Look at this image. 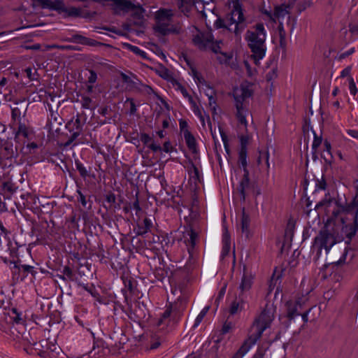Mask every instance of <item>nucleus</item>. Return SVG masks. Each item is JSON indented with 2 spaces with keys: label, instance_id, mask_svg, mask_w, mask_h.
<instances>
[{
  "label": "nucleus",
  "instance_id": "obj_1",
  "mask_svg": "<svg viewBox=\"0 0 358 358\" xmlns=\"http://www.w3.org/2000/svg\"><path fill=\"white\" fill-rule=\"evenodd\" d=\"M273 320L274 315H258L249 329L248 338L231 358H242L261 338L263 332L271 327Z\"/></svg>",
  "mask_w": 358,
  "mask_h": 358
},
{
  "label": "nucleus",
  "instance_id": "obj_2",
  "mask_svg": "<svg viewBox=\"0 0 358 358\" xmlns=\"http://www.w3.org/2000/svg\"><path fill=\"white\" fill-rule=\"evenodd\" d=\"M117 7L120 10L124 12L132 11L131 15L128 20L136 27L139 28L145 27V19L144 18L143 14L145 10L139 3H133L129 0H112Z\"/></svg>",
  "mask_w": 358,
  "mask_h": 358
},
{
  "label": "nucleus",
  "instance_id": "obj_3",
  "mask_svg": "<svg viewBox=\"0 0 358 358\" xmlns=\"http://www.w3.org/2000/svg\"><path fill=\"white\" fill-rule=\"evenodd\" d=\"M172 16L171 10L167 9H160L156 15L157 22L154 27V30L158 36H162L160 41L164 43L166 42L164 36L170 34H178L181 31V27L164 22L166 20H170Z\"/></svg>",
  "mask_w": 358,
  "mask_h": 358
},
{
  "label": "nucleus",
  "instance_id": "obj_4",
  "mask_svg": "<svg viewBox=\"0 0 358 358\" xmlns=\"http://www.w3.org/2000/svg\"><path fill=\"white\" fill-rule=\"evenodd\" d=\"M327 227V224H326L315 238L314 245L318 246V254L321 252L322 248H324L328 252L334 245L343 241V235H339L337 228H333L330 231Z\"/></svg>",
  "mask_w": 358,
  "mask_h": 358
},
{
  "label": "nucleus",
  "instance_id": "obj_5",
  "mask_svg": "<svg viewBox=\"0 0 358 358\" xmlns=\"http://www.w3.org/2000/svg\"><path fill=\"white\" fill-rule=\"evenodd\" d=\"M320 303L319 306L308 305V299L306 296L298 297L295 301H288L286 303L287 313H310V312L322 311Z\"/></svg>",
  "mask_w": 358,
  "mask_h": 358
},
{
  "label": "nucleus",
  "instance_id": "obj_6",
  "mask_svg": "<svg viewBox=\"0 0 358 358\" xmlns=\"http://www.w3.org/2000/svg\"><path fill=\"white\" fill-rule=\"evenodd\" d=\"M231 15L232 16L230 18L231 22L228 26L224 24V22L222 19L219 17L215 22V27L216 29L226 28L229 31H231V29L230 27L235 24L234 32L236 35H238L239 34L238 24L245 20L243 13L241 9V6L238 1H236L234 3V8L231 12Z\"/></svg>",
  "mask_w": 358,
  "mask_h": 358
},
{
  "label": "nucleus",
  "instance_id": "obj_7",
  "mask_svg": "<svg viewBox=\"0 0 358 358\" xmlns=\"http://www.w3.org/2000/svg\"><path fill=\"white\" fill-rule=\"evenodd\" d=\"M358 191V186H357ZM340 223L335 226L334 228H337V230L341 229L339 232V235H343V240L345 238H348V241L345 243L348 245L350 244L352 238L355 236L356 232L358 229V209L356 211V213L353 217V222L350 224H347L345 221V218L343 217H341Z\"/></svg>",
  "mask_w": 358,
  "mask_h": 358
},
{
  "label": "nucleus",
  "instance_id": "obj_8",
  "mask_svg": "<svg viewBox=\"0 0 358 358\" xmlns=\"http://www.w3.org/2000/svg\"><path fill=\"white\" fill-rule=\"evenodd\" d=\"M253 83L248 81L243 82L239 89H235L234 91V97L236 103L241 101L243 103V101L253 95V90L252 89Z\"/></svg>",
  "mask_w": 358,
  "mask_h": 358
},
{
  "label": "nucleus",
  "instance_id": "obj_9",
  "mask_svg": "<svg viewBox=\"0 0 358 358\" xmlns=\"http://www.w3.org/2000/svg\"><path fill=\"white\" fill-rule=\"evenodd\" d=\"M249 308V304L246 301L244 293H240L231 302L229 308V313H237L238 312H245Z\"/></svg>",
  "mask_w": 358,
  "mask_h": 358
},
{
  "label": "nucleus",
  "instance_id": "obj_10",
  "mask_svg": "<svg viewBox=\"0 0 358 358\" xmlns=\"http://www.w3.org/2000/svg\"><path fill=\"white\" fill-rule=\"evenodd\" d=\"M213 36L211 32L203 33L195 35L192 39L194 44L201 50H206L207 44L213 42Z\"/></svg>",
  "mask_w": 358,
  "mask_h": 358
},
{
  "label": "nucleus",
  "instance_id": "obj_11",
  "mask_svg": "<svg viewBox=\"0 0 358 358\" xmlns=\"http://www.w3.org/2000/svg\"><path fill=\"white\" fill-rule=\"evenodd\" d=\"M27 106L25 98L15 100L14 101V106L12 108V119L14 120H18L20 121L21 115L24 117L27 113Z\"/></svg>",
  "mask_w": 358,
  "mask_h": 358
},
{
  "label": "nucleus",
  "instance_id": "obj_12",
  "mask_svg": "<svg viewBox=\"0 0 358 358\" xmlns=\"http://www.w3.org/2000/svg\"><path fill=\"white\" fill-rule=\"evenodd\" d=\"M171 315H159V317H154L152 315H148L147 322L150 327H159L160 329H164L170 322Z\"/></svg>",
  "mask_w": 358,
  "mask_h": 358
},
{
  "label": "nucleus",
  "instance_id": "obj_13",
  "mask_svg": "<svg viewBox=\"0 0 358 358\" xmlns=\"http://www.w3.org/2000/svg\"><path fill=\"white\" fill-rule=\"evenodd\" d=\"M66 41L68 42H76L79 43L82 45H88V46H110L108 44H106L96 40L85 37L81 34H76L72 36L70 38L65 39Z\"/></svg>",
  "mask_w": 358,
  "mask_h": 358
},
{
  "label": "nucleus",
  "instance_id": "obj_14",
  "mask_svg": "<svg viewBox=\"0 0 358 358\" xmlns=\"http://www.w3.org/2000/svg\"><path fill=\"white\" fill-rule=\"evenodd\" d=\"M34 1L38 3L42 8H49L50 10H56L59 13H64L66 10V7L61 0H56L55 1L50 0H34Z\"/></svg>",
  "mask_w": 358,
  "mask_h": 358
},
{
  "label": "nucleus",
  "instance_id": "obj_15",
  "mask_svg": "<svg viewBox=\"0 0 358 358\" xmlns=\"http://www.w3.org/2000/svg\"><path fill=\"white\" fill-rule=\"evenodd\" d=\"M336 206L339 209H341L343 213H349L355 210V212L358 209V196L354 197L352 201L348 203L346 199L342 201L341 199H338L335 201Z\"/></svg>",
  "mask_w": 358,
  "mask_h": 358
},
{
  "label": "nucleus",
  "instance_id": "obj_16",
  "mask_svg": "<svg viewBox=\"0 0 358 358\" xmlns=\"http://www.w3.org/2000/svg\"><path fill=\"white\" fill-rule=\"evenodd\" d=\"M189 214L188 216H185L184 220L185 222V227H195L196 224L199 218V213L198 211L197 206L194 203L189 209Z\"/></svg>",
  "mask_w": 358,
  "mask_h": 358
},
{
  "label": "nucleus",
  "instance_id": "obj_17",
  "mask_svg": "<svg viewBox=\"0 0 358 358\" xmlns=\"http://www.w3.org/2000/svg\"><path fill=\"white\" fill-rule=\"evenodd\" d=\"M125 285V290H124V297L127 299L129 297L137 296L140 293L138 287L137 282L134 279H129L124 281Z\"/></svg>",
  "mask_w": 358,
  "mask_h": 358
},
{
  "label": "nucleus",
  "instance_id": "obj_18",
  "mask_svg": "<svg viewBox=\"0 0 358 358\" xmlns=\"http://www.w3.org/2000/svg\"><path fill=\"white\" fill-rule=\"evenodd\" d=\"M248 46L253 53L252 57L254 59L255 63L258 64L259 61L264 57L266 53L264 44L263 45H260L259 44L248 43Z\"/></svg>",
  "mask_w": 358,
  "mask_h": 358
},
{
  "label": "nucleus",
  "instance_id": "obj_19",
  "mask_svg": "<svg viewBox=\"0 0 358 358\" xmlns=\"http://www.w3.org/2000/svg\"><path fill=\"white\" fill-rule=\"evenodd\" d=\"M1 149L4 152V157L7 159L16 158L18 156L17 148L10 141H6L1 145Z\"/></svg>",
  "mask_w": 358,
  "mask_h": 358
},
{
  "label": "nucleus",
  "instance_id": "obj_20",
  "mask_svg": "<svg viewBox=\"0 0 358 358\" xmlns=\"http://www.w3.org/2000/svg\"><path fill=\"white\" fill-rule=\"evenodd\" d=\"M189 229L187 231V235L189 236V239L187 241V250L189 254V256H192V252L194 248L196 245V242L198 238V232L196 231L195 227H187Z\"/></svg>",
  "mask_w": 358,
  "mask_h": 358
},
{
  "label": "nucleus",
  "instance_id": "obj_21",
  "mask_svg": "<svg viewBox=\"0 0 358 358\" xmlns=\"http://www.w3.org/2000/svg\"><path fill=\"white\" fill-rule=\"evenodd\" d=\"M186 301L180 296H178V301L171 303L164 313H180L185 311Z\"/></svg>",
  "mask_w": 358,
  "mask_h": 358
},
{
  "label": "nucleus",
  "instance_id": "obj_22",
  "mask_svg": "<svg viewBox=\"0 0 358 358\" xmlns=\"http://www.w3.org/2000/svg\"><path fill=\"white\" fill-rule=\"evenodd\" d=\"M246 40L249 43L259 44L263 45L266 41V34L258 35V33L248 30L246 34Z\"/></svg>",
  "mask_w": 358,
  "mask_h": 358
},
{
  "label": "nucleus",
  "instance_id": "obj_23",
  "mask_svg": "<svg viewBox=\"0 0 358 358\" xmlns=\"http://www.w3.org/2000/svg\"><path fill=\"white\" fill-rule=\"evenodd\" d=\"M16 187L14 184L10 182H4L2 184L0 194L3 196V199H10L11 196L15 192Z\"/></svg>",
  "mask_w": 358,
  "mask_h": 358
},
{
  "label": "nucleus",
  "instance_id": "obj_24",
  "mask_svg": "<svg viewBox=\"0 0 358 358\" xmlns=\"http://www.w3.org/2000/svg\"><path fill=\"white\" fill-rule=\"evenodd\" d=\"M250 183L249 178V171L245 170L243 178L241 179L240 184L237 188L238 192L241 196V200L245 201V188L248 187Z\"/></svg>",
  "mask_w": 358,
  "mask_h": 358
},
{
  "label": "nucleus",
  "instance_id": "obj_25",
  "mask_svg": "<svg viewBox=\"0 0 358 358\" xmlns=\"http://www.w3.org/2000/svg\"><path fill=\"white\" fill-rule=\"evenodd\" d=\"M184 138L189 150H191L192 153L196 154L198 152L196 141L193 134L189 130H185Z\"/></svg>",
  "mask_w": 358,
  "mask_h": 358
},
{
  "label": "nucleus",
  "instance_id": "obj_26",
  "mask_svg": "<svg viewBox=\"0 0 358 358\" xmlns=\"http://www.w3.org/2000/svg\"><path fill=\"white\" fill-rule=\"evenodd\" d=\"M250 219L249 215L246 214L245 208L242 209V218H241V230L242 233L245 234V237L249 238L251 236L250 231Z\"/></svg>",
  "mask_w": 358,
  "mask_h": 358
},
{
  "label": "nucleus",
  "instance_id": "obj_27",
  "mask_svg": "<svg viewBox=\"0 0 358 358\" xmlns=\"http://www.w3.org/2000/svg\"><path fill=\"white\" fill-rule=\"evenodd\" d=\"M152 226V224L151 220L148 217L144 218L142 224L138 223L137 224V229L136 231V236H143L145 234L150 231Z\"/></svg>",
  "mask_w": 358,
  "mask_h": 358
},
{
  "label": "nucleus",
  "instance_id": "obj_28",
  "mask_svg": "<svg viewBox=\"0 0 358 358\" xmlns=\"http://www.w3.org/2000/svg\"><path fill=\"white\" fill-rule=\"evenodd\" d=\"M324 150L321 154L322 158L324 159L326 163L331 164L333 160V155L331 152V145L329 141L327 139L324 141Z\"/></svg>",
  "mask_w": 358,
  "mask_h": 358
},
{
  "label": "nucleus",
  "instance_id": "obj_29",
  "mask_svg": "<svg viewBox=\"0 0 358 358\" xmlns=\"http://www.w3.org/2000/svg\"><path fill=\"white\" fill-rule=\"evenodd\" d=\"M177 4L178 8L185 15H187V13H189L192 5V1L191 0H177ZM196 8V4L194 5Z\"/></svg>",
  "mask_w": 358,
  "mask_h": 358
},
{
  "label": "nucleus",
  "instance_id": "obj_30",
  "mask_svg": "<svg viewBox=\"0 0 358 358\" xmlns=\"http://www.w3.org/2000/svg\"><path fill=\"white\" fill-rule=\"evenodd\" d=\"M287 316L290 324L302 322L301 327H303L304 324L308 321V315H287Z\"/></svg>",
  "mask_w": 358,
  "mask_h": 358
},
{
  "label": "nucleus",
  "instance_id": "obj_31",
  "mask_svg": "<svg viewBox=\"0 0 358 358\" xmlns=\"http://www.w3.org/2000/svg\"><path fill=\"white\" fill-rule=\"evenodd\" d=\"M15 267L17 268H22L24 272L29 273L34 279L39 278V271L37 270V268L26 264H15Z\"/></svg>",
  "mask_w": 358,
  "mask_h": 358
},
{
  "label": "nucleus",
  "instance_id": "obj_32",
  "mask_svg": "<svg viewBox=\"0 0 358 358\" xmlns=\"http://www.w3.org/2000/svg\"><path fill=\"white\" fill-rule=\"evenodd\" d=\"M252 285V278L250 276L243 274L241 283L239 286L241 289V293H243L244 291H248L250 289Z\"/></svg>",
  "mask_w": 358,
  "mask_h": 358
},
{
  "label": "nucleus",
  "instance_id": "obj_33",
  "mask_svg": "<svg viewBox=\"0 0 358 358\" xmlns=\"http://www.w3.org/2000/svg\"><path fill=\"white\" fill-rule=\"evenodd\" d=\"M243 103H241V101H238V103H236V108L237 110L236 116H237V118H238L239 122L241 124L246 126L247 120H246L245 116L242 113V110L243 108Z\"/></svg>",
  "mask_w": 358,
  "mask_h": 358
},
{
  "label": "nucleus",
  "instance_id": "obj_34",
  "mask_svg": "<svg viewBox=\"0 0 358 358\" xmlns=\"http://www.w3.org/2000/svg\"><path fill=\"white\" fill-rule=\"evenodd\" d=\"M221 338H218L215 341L214 345L212 346L211 349L207 352L208 358H220L218 350H219V343L220 342Z\"/></svg>",
  "mask_w": 358,
  "mask_h": 358
},
{
  "label": "nucleus",
  "instance_id": "obj_35",
  "mask_svg": "<svg viewBox=\"0 0 358 358\" xmlns=\"http://www.w3.org/2000/svg\"><path fill=\"white\" fill-rule=\"evenodd\" d=\"M287 8H290V5L285 6L282 4L281 6H276L275 8L273 16L276 18L284 17L286 14L288 13V11L286 10Z\"/></svg>",
  "mask_w": 358,
  "mask_h": 358
},
{
  "label": "nucleus",
  "instance_id": "obj_36",
  "mask_svg": "<svg viewBox=\"0 0 358 358\" xmlns=\"http://www.w3.org/2000/svg\"><path fill=\"white\" fill-rule=\"evenodd\" d=\"M138 311L141 313H145V312H149L150 309L148 306H151L150 302L147 300H142L141 301V298L138 299V300L136 302Z\"/></svg>",
  "mask_w": 358,
  "mask_h": 358
},
{
  "label": "nucleus",
  "instance_id": "obj_37",
  "mask_svg": "<svg viewBox=\"0 0 358 358\" xmlns=\"http://www.w3.org/2000/svg\"><path fill=\"white\" fill-rule=\"evenodd\" d=\"M295 224L292 222L290 220L288 221L286 229L285 231V238H289L290 241L292 240L294 236Z\"/></svg>",
  "mask_w": 358,
  "mask_h": 358
},
{
  "label": "nucleus",
  "instance_id": "obj_38",
  "mask_svg": "<svg viewBox=\"0 0 358 358\" xmlns=\"http://www.w3.org/2000/svg\"><path fill=\"white\" fill-rule=\"evenodd\" d=\"M123 45L125 48H127L128 50H129L131 52H133L134 53L141 56L143 59H148L147 55H146V53L144 51H143L141 49H139L137 46H134V45H131L129 43H123Z\"/></svg>",
  "mask_w": 358,
  "mask_h": 358
},
{
  "label": "nucleus",
  "instance_id": "obj_39",
  "mask_svg": "<svg viewBox=\"0 0 358 358\" xmlns=\"http://www.w3.org/2000/svg\"><path fill=\"white\" fill-rule=\"evenodd\" d=\"M47 341L48 343H46V349L50 350L51 352H55V354L58 355L61 350V348L57 344L56 340L54 339L53 341H50V338H48Z\"/></svg>",
  "mask_w": 358,
  "mask_h": 358
},
{
  "label": "nucleus",
  "instance_id": "obj_40",
  "mask_svg": "<svg viewBox=\"0 0 358 358\" xmlns=\"http://www.w3.org/2000/svg\"><path fill=\"white\" fill-rule=\"evenodd\" d=\"M64 13H66L65 17H77L82 16L81 9L79 8H76V7H71L69 8H66V10L64 11Z\"/></svg>",
  "mask_w": 358,
  "mask_h": 358
},
{
  "label": "nucleus",
  "instance_id": "obj_41",
  "mask_svg": "<svg viewBox=\"0 0 358 358\" xmlns=\"http://www.w3.org/2000/svg\"><path fill=\"white\" fill-rule=\"evenodd\" d=\"M247 156H248L247 150H239L238 160L241 162V164L243 168V171H245V170H248V169H247Z\"/></svg>",
  "mask_w": 358,
  "mask_h": 358
},
{
  "label": "nucleus",
  "instance_id": "obj_42",
  "mask_svg": "<svg viewBox=\"0 0 358 358\" xmlns=\"http://www.w3.org/2000/svg\"><path fill=\"white\" fill-rule=\"evenodd\" d=\"M26 324L25 315H14L12 327L17 325L24 326Z\"/></svg>",
  "mask_w": 358,
  "mask_h": 358
},
{
  "label": "nucleus",
  "instance_id": "obj_43",
  "mask_svg": "<svg viewBox=\"0 0 358 358\" xmlns=\"http://www.w3.org/2000/svg\"><path fill=\"white\" fill-rule=\"evenodd\" d=\"M343 213L341 209H338V210H334L332 212V215L331 216V217L327 221V224L331 223V222H333L334 226H336L337 224H338L340 223V218L341 217H338V215Z\"/></svg>",
  "mask_w": 358,
  "mask_h": 358
},
{
  "label": "nucleus",
  "instance_id": "obj_44",
  "mask_svg": "<svg viewBox=\"0 0 358 358\" xmlns=\"http://www.w3.org/2000/svg\"><path fill=\"white\" fill-rule=\"evenodd\" d=\"M349 28V31L352 34H358V11L356 13L354 19L350 23Z\"/></svg>",
  "mask_w": 358,
  "mask_h": 358
},
{
  "label": "nucleus",
  "instance_id": "obj_45",
  "mask_svg": "<svg viewBox=\"0 0 358 358\" xmlns=\"http://www.w3.org/2000/svg\"><path fill=\"white\" fill-rule=\"evenodd\" d=\"M191 164V169H192V173L193 175L191 176V178L194 180V182L196 183L197 182H201V176L199 173V171L198 168L195 166V164L190 161ZM190 174H192L191 170H189Z\"/></svg>",
  "mask_w": 358,
  "mask_h": 358
},
{
  "label": "nucleus",
  "instance_id": "obj_46",
  "mask_svg": "<svg viewBox=\"0 0 358 358\" xmlns=\"http://www.w3.org/2000/svg\"><path fill=\"white\" fill-rule=\"evenodd\" d=\"M219 131H220L222 140L223 141L225 150H226L227 153L229 155L230 150H229V140H228L227 135L224 131V130L222 129V127L220 126H219Z\"/></svg>",
  "mask_w": 358,
  "mask_h": 358
},
{
  "label": "nucleus",
  "instance_id": "obj_47",
  "mask_svg": "<svg viewBox=\"0 0 358 358\" xmlns=\"http://www.w3.org/2000/svg\"><path fill=\"white\" fill-rule=\"evenodd\" d=\"M192 74L194 78L200 84L205 85L208 88H210V85L205 80L203 77L196 71L195 69H192Z\"/></svg>",
  "mask_w": 358,
  "mask_h": 358
},
{
  "label": "nucleus",
  "instance_id": "obj_48",
  "mask_svg": "<svg viewBox=\"0 0 358 358\" xmlns=\"http://www.w3.org/2000/svg\"><path fill=\"white\" fill-rule=\"evenodd\" d=\"M96 301L99 303V305H98L96 303H95V305L98 306V308H100V306H108L110 308H114L113 303L112 301L110 302V301L108 299H107L106 298H104L103 299H102L100 297H97Z\"/></svg>",
  "mask_w": 358,
  "mask_h": 358
},
{
  "label": "nucleus",
  "instance_id": "obj_49",
  "mask_svg": "<svg viewBox=\"0 0 358 358\" xmlns=\"http://www.w3.org/2000/svg\"><path fill=\"white\" fill-rule=\"evenodd\" d=\"M76 166L77 170L79 171L80 176L83 178H86L88 176V171L83 166V165L80 163V162L78 159L75 161Z\"/></svg>",
  "mask_w": 358,
  "mask_h": 358
},
{
  "label": "nucleus",
  "instance_id": "obj_50",
  "mask_svg": "<svg viewBox=\"0 0 358 358\" xmlns=\"http://www.w3.org/2000/svg\"><path fill=\"white\" fill-rule=\"evenodd\" d=\"M313 133L314 135V140H313L312 148L313 150L317 151V148L322 143V136H318L314 130H313Z\"/></svg>",
  "mask_w": 358,
  "mask_h": 358
},
{
  "label": "nucleus",
  "instance_id": "obj_51",
  "mask_svg": "<svg viewBox=\"0 0 358 358\" xmlns=\"http://www.w3.org/2000/svg\"><path fill=\"white\" fill-rule=\"evenodd\" d=\"M96 28L101 29L102 30H105V31H108L116 34L118 36H124L125 35L122 31L117 29L115 27L103 26V27H96Z\"/></svg>",
  "mask_w": 358,
  "mask_h": 358
},
{
  "label": "nucleus",
  "instance_id": "obj_52",
  "mask_svg": "<svg viewBox=\"0 0 358 358\" xmlns=\"http://www.w3.org/2000/svg\"><path fill=\"white\" fill-rule=\"evenodd\" d=\"M122 28L127 31H136L138 34L143 33V31H138L135 29L133 27H136L134 24H133L128 19L127 20V22L123 23L122 25Z\"/></svg>",
  "mask_w": 358,
  "mask_h": 358
},
{
  "label": "nucleus",
  "instance_id": "obj_53",
  "mask_svg": "<svg viewBox=\"0 0 358 358\" xmlns=\"http://www.w3.org/2000/svg\"><path fill=\"white\" fill-rule=\"evenodd\" d=\"M20 134H22L26 138L28 136V131L25 124L20 123L18 130L15 134V138H17Z\"/></svg>",
  "mask_w": 358,
  "mask_h": 358
},
{
  "label": "nucleus",
  "instance_id": "obj_54",
  "mask_svg": "<svg viewBox=\"0 0 358 358\" xmlns=\"http://www.w3.org/2000/svg\"><path fill=\"white\" fill-rule=\"evenodd\" d=\"M348 80H349V88H350V93L353 95H355L356 93L357 92V89L356 87L355 82L353 78H352L351 76H349Z\"/></svg>",
  "mask_w": 358,
  "mask_h": 358
},
{
  "label": "nucleus",
  "instance_id": "obj_55",
  "mask_svg": "<svg viewBox=\"0 0 358 358\" xmlns=\"http://www.w3.org/2000/svg\"><path fill=\"white\" fill-rule=\"evenodd\" d=\"M62 273L66 276L69 280H73V273L72 269L69 266H66L63 269Z\"/></svg>",
  "mask_w": 358,
  "mask_h": 358
},
{
  "label": "nucleus",
  "instance_id": "obj_56",
  "mask_svg": "<svg viewBox=\"0 0 358 358\" xmlns=\"http://www.w3.org/2000/svg\"><path fill=\"white\" fill-rule=\"evenodd\" d=\"M173 85H176L178 86V89L180 90L182 94L185 97L189 96V94L188 92L187 91V90L178 81H177L176 80L173 79Z\"/></svg>",
  "mask_w": 358,
  "mask_h": 358
},
{
  "label": "nucleus",
  "instance_id": "obj_57",
  "mask_svg": "<svg viewBox=\"0 0 358 358\" xmlns=\"http://www.w3.org/2000/svg\"><path fill=\"white\" fill-rule=\"evenodd\" d=\"M216 44H212V45L210 46V50L215 52V53H220L223 55H224L225 57H227V54L226 53H224L222 52H221V48L219 45V43H222L221 41H216Z\"/></svg>",
  "mask_w": 358,
  "mask_h": 358
},
{
  "label": "nucleus",
  "instance_id": "obj_58",
  "mask_svg": "<svg viewBox=\"0 0 358 358\" xmlns=\"http://www.w3.org/2000/svg\"><path fill=\"white\" fill-rule=\"evenodd\" d=\"M316 187L320 189H325L327 187V183L324 178V176H321V180L317 179L316 180Z\"/></svg>",
  "mask_w": 358,
  "mask_h": 358
},
{
  "label": "nucleus",
  "instance_id": "obj_59",
  "mask_svg": "<svg viewBox=\"0 0 358 358\" xmlns=\"http://www.w3.org/2000/svg\"><path fill=\"white\" fill-rule=\"evenodd\" d=\"M233 327V324L231 322H228L227 320L224 323L222 328V334H225L228 333Z\"/></svg>",
  "mask_w": 358,
  "mask_h": 358
},
{
  "label": "nucleus",
  "instance_id": "obj_60",
  "mask_svg": "<svg viewBox=\"0 0 358 358\" xmlns=\"http://www.w3.org/2000/svg\"><path fill=\"white\" fill-rule=\"evenodd\" d=\"M249 138L248 136H241L240 137V143H241V149L240 150H247V145L248 143Z\"/></svg>",
  "mask_w": 358,
  "mask_h": 358
},
{
  "label": "nucleus",
  "instance_id": "obj_61",
  "mask_svg": "<svg viewBox=\"0 0 358 358\" xmlns=\"http://www.w3.org/2000/svg\"><path fill=\"white\" fill-rule=\"evenodd\" d=\"M143 86L145 88V90L147 92V94H154L160 101H163V99L157 92H155L150 85H143Z\"/></svg>",
  "mask_w": 358,
  "mask_h": 358
},
{
  "label": "nucleus",
  "instance_id": "obj_62",
  "mask_svg": "<svg viewBox=\"0 0 358 358\" xmlns=\"http://www.w3.org/2000/svg\"><path fill=\"white\" fill-rule=\"evenodd\" d=\"M77 192L79 195V198L78 199V201H80L83 207L87 206V201L86 200L85 196L82 193V192L80 189L77 190Z\"/></svg>",
  "mask_w": 358,
  "mask_h": 358
},
{
  "label": "nucleus",
  "instance_id": "obj_63",
  "mask_svg": "<svg viewBox=\"0 0 358 358\" xmlns=\"http://www.w3.org/2000/svg\"><path fill=\"white\" fill-rule=\"evenodd\" d=\"M157 72L158 73L159 76H161L162 78H163L164 79H168L169 77L170 76L169 71L166 68H165L164 66L162 67V71H157Z\"/></svg>",
  "mask_w": 358,
  "mask_h": 358
},
{
  "label": "nucleus",
  "instance_id": "obj_64",
  "mask_svg": "<svg viewBox=\"0 0 358 358\" xmlns=\"http://www.w3.org/2000/svg\"><path fill=\"white\" fill-rule=\"evenodd\" d=\"M255 33H258V35L263 36L265 34L264 27L262 23H258L255 25Z\"/></svg>",
  "mask_w": 358,
  "mask_h": 358
}]
</instances>
